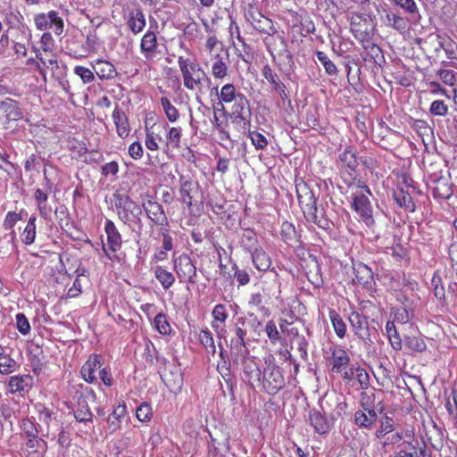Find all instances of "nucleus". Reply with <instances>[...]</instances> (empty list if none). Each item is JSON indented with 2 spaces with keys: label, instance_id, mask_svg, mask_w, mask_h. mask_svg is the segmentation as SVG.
Listing matches in <instances>:
<instances>
[{
  "label": "nucleus",
  "instance_id": "17",
  "mask_svg": "<svg viewBox=\"0 0 457 457\" xmlns=\"http://www.w3.org/2000/svg\"><path fill=\"white\" fill-rule=\"evenodd\" d=\"M143 207L147 217L154 223L157 225H163L167 222V217L164 213L163 208L159 203L149 199L146 203L143 204Z\"/></svg>",
  "mask_w": 457,
  "mask_h": 457
},
{
  "label": "nucleus",
  "instance_id": "50",
  "mask_svg": "<svg viewBox=\"0 0 457 457\" xmlns=\"http://www.w3.org/2000/svg\"><path fill=\"white\" fill-rule=\"evenodd\" d=\"M16 367V361L8 353H5L0 357V372L2 374H10L15 370Z\"/></svg>",
  "mask_w": 457,
  "mask_h": 457
},
{
  "label": "nucleus",
  "instance_id": "34",
  "mask_svg": "<svg viewBox=\"0 0 457 457\" xmlns=\"http://www.w3.org/2000/svg\"><path fill=\"white\" fill-rule=\"evenodd\" d=\"M432 193L436 198L447 199L452 195L453 191L446 179L440 178L435 181Z\"/></svg>",
  "mask_w": 457,
  "mask_h": 457
},
{
  "label": "nucleus",
  "instance_id": "55",
  "mask_svg": "<svg viewBox=\"0 0 457 457\" xmlns=\"http://www.w3.org/2000/svg\"><path fill=\"white\" fill-rule=\"evenodd\" d=\"M74 73L79 76L85 84L91 83L95 79L94 72L84 66H76L74 68Z\"/></svg>",
  "mask_w": 457,
  "mask_h": 457
},
{
  "label": "nucleus",
  "instance_id": "40",
  "mask_svg": "<svg viewBox=\"0 0 457 457\" xmlns=\"http://www.w3.org/2000/svg\"><path fill=\"white\" fill-rule=\"evenodd\" d=\"M154 276L164 289H169L175 282L174 275L162 267H157Z\"/></svg>",
  "mask_w": 457,
  "mask_h": 457
},
{
  "label": "nucleus",
  "instance_id": "21",
  "mask_svg": "<svg viewBox=\"0 0 457 457\" xmlns=\"http://www.w3.org/2000/svg\"><path fill=\"white\" fill-rule=\"evenodd\" d=\"M354 279L366 287H371L373 283V272L370 268L362 262H356L353 266Z\"/></svg>",
  "mask_w": 457,
  "mask_h": 457
},
{
  "label": "nucleus",
  "instance_id": "59",
  "mask_svg": "<svg viewBox=\"0 0 457 457\" xmlns=\"http://www.w3.org/2000/svg\"><path fill=\"white\" fill-rule=\"evenodd\" d=\"M429 112L435 116H445L448 113V107L442 100H435L432 102Z\"/></svg>",
  "mask_w": 457,
  "mask_h": 457
},
{
  "label": "nucleus",
  "instance_id": "60",
  "mask_svg": "<svg viewBox=\"0 0 457 457\" xmlns=\"http://www.w3.org/2000/svg\"><path fill=\"white\" fill-rule=\"evenodd\" d=\"M378 371L381 372L382 376L384 377L385 381L383 382V385L386 386L387 388L391 386H394L393 378H396L395 372L394 370H392L390 367L387 368L384 365H380L378 368Z\"/></svg>",
  "mask_w": 457,
  "mask_h": 457
},
{
  "label": "nucleus",
  "instance_id": "44",
  "mask_svg": "<svg viewBox=\"0 0 457 457\" xmlns=\"http://www.w3.org/2000/svg\"><path fill=\"white\" fill-rule=\"evenodd\" d=\"M205 49L208 51L209 57L223 54V45L215 36H210L205 42Z\"/></svg>",
  "mask_w": 457,
  "mask_h": 457
},
{
  "label": "nucleus",
  "instance_id": "7",
  "mask_svg": "<svg viewBox=\"0 0 457 457\" xmlns=\"http://www.w3.org/2000/svg\"><path fill=\"white\" fill-rule=\"evenodd\" d=\"M174 270L180 282L195 283L196 268L189 255L184 253L174 258Z\"/></svg>",
  "mask_w": 457,
  "mask_h": 457
},
{
  "label": "nucleus",
  "instance_id": "1",
  "mask_svg": "<svg viewBox=\"0 0 457 457\" xmlns=\"http://www.w3.org/2000/svg\"><path fill=\"white\" fill-rule=\"evenodd\" d=\"M415 281H408L402 286V333L404 336V344L411 352H422L426 344L416 325L418 320V305L420 297L414 292L417 288Z\"/></svg>",
  "mask_w": 457,
  "mask_h": 457
},
{
  "label": "nucleus",
  "instance_id": "38",
  "mask_svg": "<svg viewBox=\"0 0 457 457\" xmlns=\"http://www.w3.org/2000/svg\"><path fill=\"white\" fill-rule=\"evenodd\" d=\"M243 94L237 91L235 86L233 84H226L224 85L220 93H219V98L220 101V104H230L237 99V96H242Z\"/></svg>",
  "mask_w": 457,
  "mask_h": 457
},
{
  "label": "nucleus",
  "instance_id": "48",
  "mask_svg": "<svg viewBox=\"0 0 457 457\" xmlns=\"http://www.w3.org/2000/svg\"><path fill=\"white\" fill-rule=\"evenodd\" d=\"M199 340L208 353H211L212 354L216 353L213 337L208 329L201 330L199 334Z\"/></svg>",
  "mask_w": 457,
  "mask_h": 457
},
{
  "label": "nucleus",
  "instance_id": "41",
  "mask_svg": "<svg viewBox=\"0 0 457 457\" xmlns=\"http://www.w3.org/2000/svg\"><path fill=\"white\" fill-rule=\"evenodd\" d=\"M244 374L247 382L253 386V382L260 381L261 370L253 361H247L244 365Z\"/></svg>",
  "mask_w": 457,
  "mask_h": 457
},
{
  "label": "nucleus",
  "instance_id": "63",
  "mask_svg": "<svg viewBox=\"0 0 457 457\" xmlns=\"http://www.w3.org/2000/svg\"><path fill=\"white\" fill-rule=\"evenodd\" d=\"M16 324H17L18 330L22 335H27L29 333L30 325H29L28 319L26 318V316L23 313H18L16 315Z\"/></svg>",
  "mask_w": 457,
  "mask_h": 457
},
{
  "label": "nucleus",
  "instance_id": "25",
  "mask_svg": "<svg viewBox=\"0 0 457 457\" xmlns=\"http://www.w3.org/2000/svg\"><path fill=\"white\" fill-rule=\"evenodd\" d=\"M112 119L116 126V131L120 137L125 138L129 135V126L126 114L118 107L112 112Z\"/></svg>",
  "mask_w": 457,
  "mask_h": 457
},
{
  "label": "nucleus",
  "instance_id": "49",
  "mask_svg": "<svg viewBox=\"0 0 457 457\" xmlns=\"http://www.w3.org/2000/svg\"><path fill=\"white\" fill-rule=\"evenodd\" d=\"M241 244L247 252L252 253L258 248L256 235L251 230L246 231L241 238Z\"/></svg>",
  "mask_w": 457,
  "mask_h": 457
},
{
  "label": "nucleus",
  "instance_id": "37",
  "mask_svg": "<svg viewBox=\"0 0 457 457\" xmlns=\"http://www.w3.org/2000/svg\"><path fill=\"white\" fill-rule=\"evenodd\" d=\"M250 253L252 255V261L257 270H267L270 268V259L262 249L258 247Z\"/></svg>",
  "mask_w": 457,
  "mask_h": 457
},
{
  "label": "nucleus",
  "instance_id": "2",
  "mask_svg": "<svg viewBox=\"0 0 457 457\" xmlns=\"http://www.w3.org/2000/svg\"><path fill=\"white\" fill-rule=\"evenodd\" d=\"M178 63L182 74L185 87L188 90L195 91L196 94L202 93L204 80V79L208 80L204 71L198 63L182 56L179 57Z\"/></svg>",
  "mask_w": 457,
  "mask_h": 457
},
{
  "label": "nucleus",
  "instance_id": "51",
  "mask_svg": "<svg viewBox=\"0 0 457 457\" xmlns=\"http://www.w3.org/2000/svg\"><path fill=\"white\" fill-rule=\"evenodd\" d=\"M316 55H317V59L323 65L326 72L328 75H336L337 73V66L334 64V62L328 57V55L324 52L318 51L316 53Z\"/></svg>",
  "mask_w": 457,
  "mask_h": 457
},
{
  "label": "nucleus",
  "instance_id": "39",
  "mask_svg": "<svg viewBox=\"0 0 457 457\" xmlns=\"http://www.w3.org/2000/svg\"><path fill=\"white\" fill-rule=\"evenodd\" d=\"M182 129L179 127H171L166 134V148L178 149L180 147Z\"/></svg>",
  "mask_w": 457,
  "mask_h": 457
},
{
  "label": "nucleus",
  "instance_id": "22",
  "mask_svg": "<svg viewBox=\"0 0 457 457\" xmlns=\"http://www.w3.org/2000/svg\"><path fill=\"white\" fill-rule=\"evenodd\" d=\"M32 380L29 375L12 376L8 383L9 392L15 394L29 391L32 386Z\"/></svg>",
  "mask_w": 457,
  "mask_h": 457
},
{
  "label": "nucleus",
  "instance_id": "52",
  "mask_svg": "<svg viewBox=\"0 0 457 457\" xmlns=\"http://www.w3.org/2000/svg\"><path fill=\"white\" fill-rule=\"evenodd\" d=\"M156 330L162 335H168L170 332V326L167 320L166 315L158 313L154 320Z\"/></svg>",
  "mask_w": 457,
  "mask_h": 457
},
{
  "label": "nucleus",
  "instance_id": "19",
  "mask_svg": "<svg viewBox=\"0 0 457 457\" xmlns=\"http://www.w3.org/2000/svg\"><path fill=\"white\" fill-rule=\"evenodd\" d=\"M247 20L251 22L253 27L261 33L271 35L275 32L271 20L264 17L258 12H250Z\"/></svg>",
  "mask_w": 457,
  "mask_h": 457
},
{
  "label": "nucleus",
  "instance_id": "27",
  "mask_svg": "<svg viewBox=\"0 0 457 457\" xmlns=\"http://www.w3.org/2000/svg\"><path fill=\"white\" fill-rule=\"evenodd\" d=\"M0 112L4 114L7 120H18L22 116L17 103L10 98L0 102Z\"/></svg>",
  "mask_w": 457,
  "mask_h": 457
},
{
  "label": "nucleus",
  "instance_id": "62",
  "mask_svg": "<svg viewBox=\"0 0 457 457\" xmlns=\"http://www.w3.org/2000/svg\"><path fill=\"white\" fill-rule=\"evenodd\" d=\"M50 12L47 14L39 13L35 17V23L38 29L46 30L51 28Z\"/></svg>",
  "mask_w": 457,
  "mask_h": 457
},
{
  "label": "nucleus",
  "instance_id": "8",
  "mask_svg": "<svg viewBox=\"0 0 457 457\" xmlns=\"http://www.w3.org/2000/svg\"><path fill=\"white\" fill-rule=\"evenodd\" d=\"M233 103L232 114L235 117L236 122L242 123L244 130L249 129L250 127V105L247 98L242 95L237 96V99Z\"/></svg>",
  "mask_w": 457,
  "mask_h": 457
},
{
  "label": "nucleus",
  "instance_id": "31",
  "mask_svg": "<svg viewBox=\"0 0 457 457\" xmlns=\"http://www.w3.org/2000/svg\"><path fill=\"white\" fill-rule=\"evenodd\" d=\"M310 420L315 432L320 435L327 434L330 430L329 422L320 411H312L310 412Z\"/></svg>",
  "mask_w": 457,
  "mask_h": 457
},
{
  "label": "nucleus",
  "instance_id": "15",
  "mask_svg": "<svg viewBox=\"0 0 457 457\" xmlns=\"http://www.w3.org/2000/svg\"><path fill=\"white\" fill-rule=\"evenodd\" d=\"M212 62V75L215 79H223L228 75V53L209 57Z\"/></svg>",
  "mask_w": 457,
  "mask_h": 457
},
{
  "label": "nucleus",
  "instance_id": "53",
  "mask_svg": "<svg viewBox=\"0 0 457 457\" xmlns=\"http://www.w3.org/2000/svg\"><path fill=\"white\" fill-rule=\"evenodd\" d=\"M137 420L141 422H147L153 416L152 407L146 403L140 404L136 411Z\"/></svg>",
  "mask_w": 457,
  "mask_h": 457
},
{
  "label": "nucleus",
  "instance_id": "54",
  "mask_svg": "<svg viewBox=\"0 0 457 457\" xmlns=\"http://www.w3.org/2000/svg\"><path fill=\"white\" fill-rule=\"evenodd\" d=\"M339 159L351 170H354L357 167V158L354 152H353L352 150H345V152H343L339 155Z\"/></svg>",
  "mask_w": 457,
  "mask_h": 457
},
{
  "label": "nucleus",
  "instance_id": "56",
  "mask_svg": "<svg viewBox=\"0 0 457 457\" xmlns=\"http://www.w3.org/2000/svg\"><path fill=\"white\" fill-rule=\"evenodd\" d=\"M248 137L257 150L264 149L268 145L266 137L257 131H249Z\"/></svg>",
  "mask_w": 457,
  "mask_h": 457
},
{
  "label": "nucleus",
  "instance_id": "33",
  "mask_svg": "<svg viewBox=\"0 0 457 457\" xmlns=\"http://www.w3.org/2000/svg\"><path fill=\"white\" fill-rule=\"evenodd\" d=\"M355 423L361 427H370L377 420V410L358 411L354 415Z\"/></svg>",
  "mask_w": 457,
  "mask_h": 457
},
{
  "label": "nucleus",
  "instance_id": "4",
  "mask_svg": "<svg viewBox=\"0 0 457 457\" xmlns=\"http://www.w3.org/2000/svg\"><path fill=\"white\" fill-rule=\"evenodd\" d=\"M350 25L351 30L357 40L365 43L371 39L374 23L370 17L353 13L350 18Z\"/></svg>",
  "mask_w": 457,
  "mask_h": 457
},
{
  "label": "nucleus",
  "instance_id": "57",
  "mask_svg": "<svg viewBox=\"0 0 457 457\" xmlns=\"http://www.w3.org/2000/svg\"><path fill=\"white\" fill-rule=\"evenodd\" d=\"M402 9L405 10L410 13L411 21H417L420 18L419 12H417L416 4L413 0H402Z\"/></svg>",
  "mask_w": 457,
  "mask_h": 457
},
{
  "label": "nucleus",
  "instance_id": "43",
  "mask_svg": "<svg viewBox=\"0 0 457 457\" xmlns=\"http://www.w3.org/2000/svg\"><path fill=\"white\" fill-rule=\"evenodd\" d=\"M329 318L332 322L334 330L337 337L343 338L345 336L346 325L336 311L329 312Z\"/></svg>",
  "mask_w": 457,
  "mask_h": 457
},
{
  "label": "nucleus",
  "instance_id": "58",
  "mask_svg": "<svg viewBox=\"0 0 457 457\" xmlns=\"http://www.w3.org/2000/svg\"><path fill=\"white\" fill-rule=\"evenodd\" d=\"M418 194L419 193L410 192L409 190H406V193H404V190L402 187V207L403 206L407 211L413 212L415 211L413 197Z\"/></svg>",
  "mask_w": 457,
  "mask_h": 457
},
{
  "label": "nucleus",
  "instance_id": "20",
  "mask_svg": "<svg viewBox=\"0 0 457 457\" xmlns=\"http://www.w3.org/2000/svg\"><path fill=\"white\" fill-rule=\"evenodd\" d=\"M46 450V443L39 437L27 439L23 448L26 457H43Z\"/></svg>",
  "mask_w": 457,
  "mask_h": 457
},
{
  "label": "nucleus",
  "instance_id": "14",
  "mask_svg": "<svg viewBox=\"0 0 457 457\" xmlns=\"http://www.w3.org/2000/svg\"><path fill=\"white\" fill-rule=\"evenodd\" d=\"M370 195V190L367 186H361L359 192L356 193L353 205L354 207V210L360 213L362 217H370V212H371V206L370 202L368 198V196L365 195Z\"/></svg>",
  "mask_w": 457,
  "mask_h": 457
},
{
  "label": "nucleus",
  "instance_id": "23",
  "mask_svg": "<svg viewBox=\"0 0 457 457\" xmlns=\"http://www.w3.org/2000/svg\"><path fill=\"white\" fill-rule=\"evenodd\" d=\"M91 64L96 74L98 76L100 79H112L117 74L116 69L113 66V64L107 61L97 59Z\"/></svg>",
  "mask_w": 457,
  "mask_h": 457
},
{
  "label": "nucleus",
  "instance_id": "5",
  "mask_svg": "<svg viewBox=\"0 0 457 457\" xmlns=\"http://www.w3.org/2000/svg\"><path fill=\"white\" fill-rule=\"evenodd\" d=\"M402 422L404 423L405 439L403 445H408V447L402 448V453L404 452V456L402 457H414L417 455L416 446L419 442L414 437L416 427H418V420L414 414L406 413L402 416Z\"/></svg>",
  "mask_w": 457,
  "mask_h": 457
},
{
  "label": "nucleus",
  "instance_id": "12",
  "mask_svg": "<svg viewBox=\"0 0 457 457\" xmlns=\"http://www.w3.org/2000/svg\"><path fill=\"white\" fill-rule=\"evenodd\" d=\"M157 37L154 31L148 30L145 33L140 42V51L147 62L154 61L158 54Z\"/></svg>",
  "mask_w": 457,
  "mask_h": 457
},
{
  "label": "nucleus",
  "instance_id": "29",
  "mask_svg": "<svg viewBox=\"0 0 457 457\" xmlns=\"http://www.w3.org/2000/svg\"><path fill=\"white\" fill-rule=\"evenodd\" d=\"M104 229L107 235V243L110 250L116 252L121 245V237L120 233L112 220L105 222Z\"/></svg>",
  "mask_w": 457,
  "mask_h": 457
},
{
  "label": "nucleus",
  "instance_id": "35",
  "mask_svg": "<svg viewBox=\"0 0 457 457\" xmlns=\"http://www.w3.org/2000/svg\"><path fill=\"white\" fill-rule=\"evenodd\" d=\"M303 214L308 221L313 222L319 228L324 230H328L330 228L331 222L327 218H324L323 216L320 217L318 215V209L316 205L313 206V208L305 211Z\"/></svg>",
  "mask_w": 457,
  "mask_h": 457
},
{
  "label": "nucleus",
  "instance_id": "10",
  "mask_svg": "<svg viewBox=\"0 0 457 457\" xmlns=\"http://www.w3.org/2000/svg\"><path fill=\"white\" fill-rule=\"evenodd\" d=\"M162 379L171 393L180 392L183 386V375L179 367L170 366L165 369L162 374Z\"/></svg>",
  "mask_w": 457,
  "mask_h": 457
},
{
  "label": "nucleus",
  "instance_id": "3",
  "mask_svg": "<svg viewBox=\"0 0 457 457\" xmlns=\"http://www.w3.org/2000/svg\"><path fill=\"white\" fill-rule=\"evenodd\" d=\"M114 196L117 213L123 222H132L139 219L142 211L137 203L128 195H115Z\"/></svg>",
  "mask_w": 457,
  "mask_h": 457
},
{
  "label": "nucleus",
  "instance_id": "47",
  "mask_svg": "<svg viewBox=\"0 0 457 457\" xmlns=\"http://www.w3.org/2000/svg\"><path fill=\"white\" fill-rule=\"evenodd\" d=\"M161 105L165 112L167 119L170 122H175L178 120L179 117V111L167 97L161 98Z\"/></svg>",
  "mask_w": 457,
  "mask_h": 457
},
{
  "label": "nucleus",
  "instance_id": "28",
  "mask_svg": "<svg viewBox=\"0 0 457 457\" xmlns=\"http://www.w3.org/2000/svg\"><path fill=\"white\" fill-rule=\"evenodd\" d=\"M126 413L125 404H118L113 408L112 412L108 416L107 419V428L110 433H114L120 428L121 418Z\"/></svg>",
  "mask_w": 457,
  "mask_h": 457
},
{
  "label": "nucleus",
  "instance_id": "11",
  "mask_svg": "<svg viewBox=\"0 0 457 457\" xmlns=\"http://www.w3.org/2000/svg\"><path fill=\"white\" fill-rule=\"evenodd\" d=\"M212 328L215 331L217 337L220 338L225 337L227 334L225 322L228 317L226 306L224 304L215 305L212 312Z\"/></svg>",
  "mask_w": 457,
  "mask_h": 457
},
{
  "label": "nucleus",
  "instance_id": "26",
  "mask_svg": "<svg viewBox=\"0 0 457 457\" xmlns=\"http://www.w3.org/2000/svg\"><path fill=\"white\" fill-rule=\"evenodd\" d=\"M74 417L77 421L84 423L87 429L93 430V414L86 401L79 402V407L74 411Z\"/></svg>",
  "mask_w": 457,
  "mask_h": 457
},
{
  "label": "nucleus",
  "instance_id": "24",
  "mask_svg": "<svg viewBox=\"0 0 457 457\" xmlns=\"http://www.w3.org/2000/svg\"><path fill=\"white\" fill-rule=\"evenodd\" d=\"M350 358L347 353L338 347L332 350L331 364L333 372H343L349 364Z\"/></svg>",
  "mask_w": 457,
  "mask_h": 457
},
{
  "label": "nucleus",
  "instance_id": "18",
  "mask_svg": "<svg viewBox=\"0 0 457 457\" xmlns=\"http://www.w3.org/2000/svg\"><path fill=\"white\" fill-rule=\"evenodd\" d=\"M101 360L102 357L100 355H91L82 366L80 374L83 379L87 383H94L96 380L95 372L101 369Z\"/></svg>",
  "mask_w": 457,
  "mask_h": 457
},
{
  "label": "nucleus",
  "instance_id": "36",
  "mask_svg": "<svg viewBox=\"0 0 457 457\" xmlns=\"http://www.w3.org/2000/svg\"><path fill=\"white\" fill-rule=\"evenodd\" d=\"M396 320L395 314L392 320L386 322L385 329L391 346L397 351L400 349V336L395 326Z\"/></svg>",
  "mask_w": 457,
  "mask_h": 457
},
{
  "label": "nucleus",
  "instance_id": "42",
  "mask_svg": "<svg viewBox=\"0 0 457 457\" xmlns=\"http://www.w3.org/2000/svg\"><path fill=\"white\" fill-rule=\"evenodd\" d=\"M36 216H31L21 234V240L26 245H31L36 237Z\"/></svg>",
  "mask_w": 457,
  "mask_h": 457
},
{
  "label": "nucleus",
  "instance_id": "64",
  "mask_svg": "<svg viewBox=\"0 0 457 457\" xmlns=\"http://www.w3.org/2000/svg\"><path fill=\"white\" fill-rule=\"evenodd\" d=\"M21 428L23 433L25 434L27 439L29 438H37V429L33 422L30 420H23L21 424Z\"/></svg>",
  "mask_w": 457,
  "mask_h": 457
},
{
  "label": "nucleus",
  "instance_id": "30",
  "mask_svg": "<svg viewBox=\"0 0 457 457\" xmlns=\"http://www.w3.org/2000/svg\"><path fill=\"white\" fill-rule=\"evenodd\" d=\"M262 76L270 83L272 88L277 91L281 97L286 96V87L278 79V74L269 66L265 65L262 69Z\"/></svg>",
  "mask_w": 457,
  "mask_h": 457
},
{
  "label": "nucleus",
  "instance_id": "45",
  "mask_svg": "<svg viewBox=\"0 0 457 457\" xmlns=\"http://www.w3.org/2000/svg\"><path fill=\"white\" fill-rule=\"evenodd\" d=\"M44 177H45L46 187V191H43L42 189L37 188L34 192V197H35L37 204L46 203L47 199H48V192L52 191L53 183L51 182V180L49 179V178L47 176L46 169L44 170Z\"/></svg>",
  "mask_w": 457,
  "mask_h": 457
},
{
  "label": "nucleus",
  "instance_id": "13",
  "mask_svg": "<svg viewBox=\"0 0 457 457\" xmlns=\"http://www.w3.org/2000/svg\"><path fill=\"white\" fill-rule=\"evenodd\" d=\"M124 18L128 28L135 35L142 32L145 27V18L139 6L129 10L128 14L124 15Z\"/></svg>",
  "mask_w": 457,
  "mask_h": 457
},
{
  "label": "nucleus",
  "instance_id": "9",
  "mask_svg": "<svg viewBox=\"0 0 457 457\" xmlns=\"http://www.w3.org/2000/svg\"><path fill=\"white\" fill-rule=\"evenodd\" d=\"M179 194L182 203L188 207L192 206L193 201L199 194V184L192 179L180 176L179 178Z\"/></svg>",
  "mask_w": 457,
  "mask_h": 457
},
{
  "label": "nucleus",
  "instance_id": "6",
  "mask_svg": "<svg viewBox=\"0 0 457 457\" xmlns=\"http://www.w3.org/2000/svg\"><path fill=\"white\" fill-rule=\"evenodd\" d=\"M286 383L282 371L276 365H269L263 373V388L271 395L284 388Z\"/></svg>",
  "mask_w": 457,
  "mask_h": 457
},
{
  "label": "nucleus",
  "instance_id": "46",
  "mask_svg": "<svg viewBox=\"0 0 457 457\" xmlns=\"http://www.w3.org/2000/svg\"><path fill=\"white\" fill-rule=\"evenodd\" d=\"M361 405L363 410H376L375 408V394L374 389L366 387L361 394Z\"/></svg>",
  "mask_w": 457,
  "mask_h": 457
},
{
  "label": "nucleus",
  "instance_id": "32",
  "mask_svg": "<svg viewBox=\"0 0 457 457\" xmlns=\"http://www.w3.org/2000/svg\"><path fill=\"white\" fill-rule=\"evenodd\" d=\"M349 321L354 334L360 338H364L368 329L366 320L360 313L353 312L349 315Z\"/></svg>",
  "mask_w": 457,
  "mask_h": 457
},
{
  "label": "nucleus",
  "instance_id": "61",
  "mask_svg": "<svg viewBox=\"0 0 457 457\" xmlns=\"http://www.w3.org/2000/svg\"><path fill=\"white\" fill-rule=\"evenodd\" d=\"M51 26L54 27V33L61 35L63 31L64 23L62 19L58 15L57 12L50 11Z\"/></svg>",
  "mask_w": 457,
  "mask_h": 457
},
{
  "label": "nucleus",
  "instance_id": "16",
  "mask_svg": "<svg viewBox=\"0 0 457 457\" xmlns=\"http://www.w3.org/2000/svg\"><path fill=\"white\" fill-rule=\"evenodd\" d=\"M295 190L303 212L316 205V198L305 182L297 183Z\"/></svg>",
  "mask_w": 457,
  "mask_h": 457
}]
</instances>
